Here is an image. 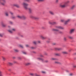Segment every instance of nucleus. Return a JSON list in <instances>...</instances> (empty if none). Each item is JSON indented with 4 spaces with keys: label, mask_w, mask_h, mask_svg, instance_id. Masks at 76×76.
Listing matches in <instances>:
<instances>
[{
    "label": "nucleus",
    "mask_w": 76,
    "mask_h": 76,
    "mask_svg": "<svg viewBox=\"0 0 76 76\" xmlns=\"http://www.w3.org/2000/svg\"><path fill=\"white\" fill-rule=\"evenodd\" d=\"M36 76H39V75H36Z\"/></svg>",
    "instance_id": "13d9d810"
},
{
    "label": "nucleus",
    "mask_w": 76,
    "mask_h": 76,
    "mask_svg": "<svg viewBox=\"0 0 76 76\" xmlns=\"http://www.w3.org/2000/svg\"><path fill=\"white\" fill-rule=\"evenodd\" d=\"M31 64V63H27L26 64V66H29V65H30Z\"/></svg>",
    "instance_id": "473e14b6"
},
{
    "label": "nucleus",
    "mask_w": 76,
    "mask_h": 76,
    "mask_svg": "<svg viewBox=\"0 0 76 76\" xmlns=\"http://www.w3.org/2000/svg\"><path fill=\"white\" fill-rule=\"evenodd\" d=\"M2 58H3V60H5V58H4V57H3Z\"/></svg>",
    "instance_id": "de8ad7c7"
},
{
    "label": "nucleus",
    "mask_w": 76,
    "mask_h": 76,
    "mask_svg": "<svg viewBox=\"0 0 76 76\" xmlns=\"http://www.w3.org/2000/svg\"><path fill=\"white\" fill-rule=\"evenodd\" d=\"M45 63H48V60H45Z\"/></svg>",
    "instance_id": "79ce46f5"
},
{
    "label": "nucleus",
    "mask_w": 76,
    "mask_h": 76,
    "mask_svg": "<svg viewBox=\"0 0 76 76\" xmlns=\"http://www.w3.org/2000/svg\"><path fill=\"white\" fill-rule=\"evenodd\" d=\"M38 1H39V2H41L42 1H44V0H38Z\"/></svg>",
    "instance_id": "c756f323"
},
{
    "label": "nucleus",
    "mask_w": 76,
    "mask_h": 76,
    "mask_svg": "<svg viewBox=\"0 0 76 76\" xmlns=\"http://www.w3.org/2000/svg\"><path fill=\"white\" fill-rule=\"evenodd\" d=\"M8 28H11V26H8Z\"/></svg>",
    "instance_id": "c03bdc74"
},
{
    "label": "nucleus",
    "mask_w": 76,
    "mask_h": 76,
    "mask_svg": "<svg viewBox=\"0 0 76 76\" xmlns=\"http://www.w3.org/2000/svg\"><path fill=\"white\" fill-rule=\"evenodd\" d=\"M64 41H66L67 40V38L66 37H64Z\"/></svg>",
    "instance_id": "72a5a7b5"
},
{
    "label": "nucleus",
    "mask_w": 76,
    "mask_h": 76,
    "mask_svg": "<svg viewBox=\"0 0 76 76\" xmlns=\"http://www.w3.org/2000/svg\"><path fill=\"white\" fill-rule=\"evenodd\" d=\"M11 18L12 19H15V17L13 15L11 16Z\"/></svg>",
    "instance_id": "7c9ffc66"
},
{
    "label": "nucleus",
    "mask_w": 76,
    "mask_h": 76,
    "mask_svg": "<svg viewBox=\"0 0 76 76\" xmlns=\"http://www.w3.org/2000/svg\"><path fill=\"white\" fill-rule=\"evenodd\" d=\"M69 3V1H67L66 2L65 4H66V5L67 4V3Z\"/></svg>",
    "instance_id": "2f4dec72"
},
{
    "label": "nucleus",
    "mask_w": 76,
    "mask_h": 76,
    "mask_svg": "<svg viewBox=\"0 0 76 76\" xmlns=\"http://www.w3.org/2000/svg\"><path fill=\"white\" fill-rule=\"evenodd\" d=\"M32 53H34V54H35L36 53V52L35 51H33L32 52Z\"/></svg>",
    "instance_id": "ea45409f"
},
{
    "label": "nucleus",
    "mask_w": 76,
    "mask_h": 76,
    "mask_svg": "<svg viewBox=\"0 0 76 76\" xmlns=\"http://www.w3.org/2000/svg\"><path fill=\"white\" fill-rule=\"evenodd\" d=\"M55 50H61V48H55Z\"/></svg>",
    "instance_id": "412c9836"
},
{
    "label": "nucleus",
    "mask_w": 76,
    "mask_h": 76,
    "mask_svg": "<svg viewBox=\"0 0 76 76\" xmlns=\"http://www.w3.org/2000/svg\"><path fill=\"white\" fill-rule=\"evenodd\" d=\"M10 13L12 16H13V13L12 12H10Z\"/></svg>",
    "instance_id": "cd10ccee"
},
{
    "label": "nucleus",
    "mask_w": 76,
    "mask_h": 76,
    "mask_svg": "<svg viewBox=\"0 0 76 76\" xmlns=\"http://www.w3.org/2000/svg\"><path fill=\"white\" fill-rule=\"evenodd\" d=\"M1 25L3 27H6V25L4 24L3 22L1 23Z\"/></svg>",
    "instance_id": "4468645a"
},
{
    "label": "nucleus",
    "mask_w": 76,
    "mask_h": 76,
    "mask_svg": "<svg viewBox=\"0 0 76 76\" xmlns=\"http://www.w3.org/2000/svg\"><path fill=\"white\" fill-rule=\"evenodd\" d=\"M56 28L59 29H63V28L61 26H57L56 27Z\"/></svg>",
    "instance_id": "f8f14e48"
},
{
    "label": "nucleus",
    "mask_w": 76,
    "mask_h": 76,
    "mask_svg": "<svg viewBox=\"0 0 76 76\" xmlns=\"http://www.w3.org/2000/svg\"><path fill=\"white\" fill-rule=\"evenodd\" d=\"M32 19H39V18L38 17H34V16H32Z\"/></svg>",
    "instance_id": "ddd939ff"
},
{
    "label": "nucleus",
    "mask_w": 76,
    "mask_h": 76,
    "mask_svg": "<svg viewBox=\"0 0 76 76\" xmlns=\"http://www.w3.org/2000/svg\"><path fill=\"white\" fill-rule=\"evenodd\" d=\"M23 54H27V53L25 52H23Z\"/></svg>",
    "instance_id": "f704fd0d"
},
{
    "label": "nucleus",
    "mask_w": 76,
    "mask_h": 76,
    "mask_svg": "<svg viewBox=\"0 0 76 76\" xmlns=\"http://www.w3.org/2000/svg\"><path fill=\"white\" fill-rule=\"evenodd\" d=\"M40 56V57H43V56H42V55H41Z\"/></svg>",
    "instance_id": "6e6d98bb"
},
{
    "label": "nucleus",
    "mask_w": 76,
    "mask_h": 76,
    "mask_svg": "<svg viewBox=\"0 0 76 76\" xmlns=\"http://www.w3.org/2000/svg\"><path fill=\"white\" fill-rule=\"evenodd\" d=\"M49 12V13H50V14L51 15H53L54 14V12H53L52 11H50Z\"/></svg>",
    "instance_id": "aec40b11"
},
{
    "label": "nucleus",
    "mask_w": 76,
    "mask_h": 76,
    "mask_svg": "<svg viewBox=\"0 0 76 76\" xmlns=\"http://www.w3.org/2000/svg\"><path fill=\"white\" fill-rule=\"evenodd\" d=\"M56 56H59V54H58V53H56Z\"/></svg>",
    "instance_id": "a18cd8bd"
},
{
    "label": "nucleus",
    "mask_w": 76,
    "mask_h": 76,
    "mask_svg": "<svg viewBox=\"0 0 76 76\" xmlns=\"http://www.w3.org/2000/svg\"><path fill=\"white\" fill-rule=\"evenodd\" d=\"M16 39H19V37H16Z\"/></svg>",
    "instance_id": "5fc2aeb1"
},
{
    "label": "nucleus",
    "mask_w": 76,
    "mask_h": 76,
    "mask_svg": "<svg viewBox=\"0 0 76 76\" xmlns=\"http://www.w3.org/2000/svg\"><path fill=\"white\" fill-rule=\"evenodd\" d=\"M16 31V29L15 28H12V30H8V31L9 32H10V33H13V31Z\"/></svg>",
    "instance_id": "1a4fd4ad"
},
{
    "label": "nucleus",
    "mask_w": 76,
    "mask_h": 76,
    "mask_svg": "<svg viewBox=\"0 0 76 76\" xmlns=\"http://www.w3.org/2000/svg\"><path fill=\"white\" fill-rule=\"evenodd\" d=\"M9 23L11 25H13V22L11 21H9Z\"/></svg>",
    "instance_id": "a878e982"
},
{
    "label": "nucleus",
    "mask_w": 76,
    "mask_h": 76,
    "mask_svg": "<svg viewBox=\"0 0 76 76\" xmlns=\"http://www.w3.org/2000/svg\"><path fill=\"white\" fill-rule=\"evenodd\" d=\"M53 31H56L58 34H62V31L59 30L58 29H52Z\"/></svg>",
    "instance_id": "20e7f679"
},
{
    "label": "nucleus",
    "mask_w": 76,
    "mask_h": 76,
    "mask_svg": "<svg viewBox=\"0 0 76 76\" xmlns=\"http://www.w3.org/2000/svg\"><path fill=\"white\" fill-rule=\"evenodd\" d=\"M5 15L6 16H9V13L8 12H6L5 13Z\"/></svg>",
    "instance_id": "6ab92c4d"
},
{
    "label": "nucleus",
    "mask_w": 76,
    "mask_h": 76,
    "mask_svg": "<svg viewBox=\"0 0 76 76\" xmlns=\"http://www.w3.org/2000/svg\"><path fill=\"white\" fill-rule=\"evenodd\" d=\"M75 30V29L73 28L71 29L69 32L70 34H73V33L74 32Z\"/></svg>",
    "instance_id": "0eeeda50"
},
{
    "label": "nucleus",
    "mask_w": 76,
    "mask_h": 76,
    "mask_svg": "<svg viewBox=\"0 0 76 76\" xmlns=\"http://www.w3.org/2000/svg\"><path fill=\"white\" fill-rule=\"evenodd\" d=\"M53 45H55V44H53Z\"/></svg>",
    "instance_id": "bf43d9fd"
},
{
    "label": "nucleus",
    "mask_w": 76,
    "mask_h": 76,
    "mask_svg": "<svg viewBox=\"0 0 76 76\" xmlns=\"http://www.w3.org/2000/svg\"><path fill=\"white\" fill-rule=\"evenodd\" d=\"M56 3H57V2H58V0H56Z\"/></svg>",
    "instance_id": "8fccbe9b"
},
{
    "label": "nucleus",
    "mask_w": 76,
    "mask_h": 76,
    "mask_svg": "<svg viewBox=\"0 0 76 76\" xmlns=\"http://www.w3.org/2000/svg\"><path fill=\"white\" fill-rule=\"evenodd\" d=\"M17 17L20 19H25L26 18V17L24 16H20V15H18Z\"/></svg>",
    "instance_id": "423d86ee"
},
{
    "label": "nucleus",
    "mask_w": 76,
    "mask_h": 76,
    "mask_svg": "<svg viewBox=\"0 0 76 76\" xmlns=\"http://www.w3.org/2000/svg\"><path fill=\"white\" fill-rule=\"evenodd\" d=\"M37 59L38 60H41V61H44V59L42 58H38Z\"/></svg>",
    "instance_id": "dca6fc26"
},
{
    "label": "nucleus",
    "mask_w": 76,
    "mask_h": 76,
    "mask_svg": "<svg viewBox=\"0 0 76 76\" xmlns=\"http://www.w3.org/2000/svg\"><path fill=\"white\" fill-rule=\"evenodd\" d=\"M40 38L42 39H46V37H44L42 35L40 36Z\"/></svg>",
    "instance_id": "2eb2a0df"
},
{
    "label": "nucleus",
    "mask_w": 76,
    "mask_h": 76,
    "mask_svg": "<svg viewBox=\"0 0 76 76\" xmlns=\"http://www.w3.org/2000/svg\"><path fill=\"white\" fill-rule=\"evenodd\" d=\"M55 64H61V63H60L58 61H56L55 62Z\"/></svg>",
    "instance_id": "f3484780"
},
{
    "label": "nucleus",
    "mask_w": 76,
    "mask_h": 76,
    "mask_svg": "<svg viewBox=\"0 0 76 76\" xmlns=\"http://www.w3.org/2000/svg\"><path fill=\"white\" fill-rule=\"evenodd\" d=\"M0 37H3V34H1V33H0Z\"/></svg>",
    "instance_id": "58836bf2"
},
{
    "label": "nucleus",
    "mask_w": 76,
    "mask_h": 76,
    "mask_svg": "<svg viewBox=\"0 0 76 76\" xmlns=\"http://www.w3.org/2000/svg\"><path fill=\"white\" fill-rule=\"evenodd\" d=\"M37 41V44L38 43H41V42L40 41Z\"/></svg>",
    "instance_id": "37998d69"
},
{
    "label": "nucleus",
    "mask_w": 76,
    "mask_h": 76,
    "mask_svg": "<svg viewBox=\"0 0 76 76\" xmlns=\"http://www.w3.org/2000/svg\"><path fill=\"white\" fill-rule=\"evenodd\" d=\"M18 59H19V60H20V59H21V58L19 57L18 58Z\"/></svg>",
    "instance_id": "603ef678"
},
{
    "label": "nucleus",
    "mask_w": 76,
    "mask_h": 76,
    "mask_svg": "<svg viewBox=\"0 0 76 76\" xmlns=\"http://www.w3.org/2000/svg\"><path fill=\"white\" fill-rule=\"evenodd\" d=\"M1 40V39H0V40Z\"/></svg>",
    "instance_id": "052dcab7"
},
{
    "label": "nucleus",
    "mask_w": 76,
    "mask_h": 76,
    "mask_svg": "<svg viewBox=\"0 0 76 76\" xmlns=\"http://www.w3.org/2000/svg\"><path fill=\"white\" fill-rule=\"evenodd\" d=\"M30 75L31 76H34V73H30Z\"/></svg>",
    "instance_id": "c9c22d12"
},
{
    "label": "nucleus",
    "mask_w": 76,
    "mask_h": 76,
    "mask_svg": "<svg viewBox=\"0 0 76 76\" xmlns=\"http://www.w3.org/2000/svg\"><path fill=\"white\" fill-rule=\"evenodd\" d=\"M20 36L21 37H23V35H20Z\"/></svg>",
    "instance_id": "3c124183"
},
{
    "label": "nucleus",
    "mask_w": 76,
    "mask_h": 76,
    "mask_svg": "<svg viewBox=\"0 0 76 76\" xmlns=\"http://www.w3.org/2000/svg\"><path fill=\"white\" fill-rule=\"evenodd\" d=\"M48 23L49 24H50V25H55V24H56L57 23L56 22H51V21H49Z\"/></svg>",
    "instance_id": "6e6552de"
},
{
    "label": "nucleus",
    "mask_w": 76,
    "mask_h": 76,
    "mask_svg": "<svg viewBox=\"0 0 76 76\" xmlns=\"http://www.w3.org/2000/svg\"><path fill=\"white\" fill-rule=\"evenodd\" d=\"M25 1H29V0H25Z\"/></svg>",
    "instance_id": "864d4df0"
},
{
    "label": "nucleus",
    "mask_w": 76,
    "mask_h": 76,
    "mask_svg": "<svg viewBox=\"0 0 76 76\" xmlns=\"http://www.w3.org/2000/svg\"><path fill=\"white\" fill-rule=\"evenodd\" d=\"M42 73H45V72L44 71H42Z\"/></svg>",
    "instance_id": "49530a36"
},
{
    "label": "nucleus",
    "mask_w": 76,
    "mask_h": 76,
    "mask_svg": "<svg viewBox=\"0 0 76 76\" xmlns=\"http://www.w3.org/2000/svg\"><path fill=\"white\" fill-rule=\"evenodd\" d=\"M51 60H56L57 59L54 58H51L50 59Z\"/></svg>",
    "instance_id": "5701e85b"
},
{
    "label": "nucleus",
    "mask_w": 76,
    "mask_h": 76,
    "mask_svg": "<svg viewBox=\"0 0 76 76\" xmlns=\"http://www.w3.org/2000/svg\"><path fill=\"white\" fill-rule=\"evenodd\" d=\"M26 47H29V46L28 45H26Z\"/></svg>",
    "instance_id": "a19ab883"
},
{
    "label": "nucleus",
    "mask_w": 76,
    "mask_h": 76,
    "mask_svg": "<svg viewBox=\"0 0 76 76\" xmlns=\"http://www.w3.org/2000/svg\"><path fill=\"white\" fill-rule=\"evenodd\" d=\"M30 48H31V49H32V50H35V49H36V48L32 47H31Z\"/></svg>",
    "instance_id": "4be33fe9"
},
{
    "label": "nucleus",
    "mask_w": 76,
    "mask_h": 76,
    "mask_svg": "<svg viewBox=\"0 0 76 76\" xmlns=\"http://www.w3.org/2000/svg\"><path fill=\"white\" fill-rule=\"evenodd\" d=\"M33 43L34 44L36 45V44H38V41H34L33 42Z\"/></svg>",
    "instance_id": "a211bd4d"
},
{
    "label": "nucleus",
    "mask_w": 76,
    "mask_h": 76,
    "mask_svg": "<svg viewBox=\"0 0 76 76\" xmlns=\"http://www.w3.org/2000/svg\"><path fill=\"white\" fill-rule=\"evenodd\" d=\"M69 39H72L73 38V37L71 36H69Z\"/></svg>",
    "instance_id": "e433bc0d"
},
{
    "label": "nucleus",
    "mask_w": 76,
    "mask_h": 76,
    "mask_svg": "<svg viewBox=\"0 0 76 76\" xmlns=\"http://www.w3.org/2000/svg\"><path fill=\"white\" fill-rule=\"evenodd\" d=\"M8 64H9L10 66H11L12 65H13V63L11 62H9L8 63Z\"/></svg>",
    "instance_id": "bb28decb"
},
{
    "label": "nucleus",
    "mask_w": 76,
    "mask_h": 76,
    "mask_svg": "<svg viewBox=\"0 0 76 76\" xmlns=\"http://www.w3.org/2000/svg\"><path fill=\"white\" fill-rule=\"evenodd\" d=\"M19 47H20L21 48H23V46H22V45H19Z\"/></svg>",
    "instance_id": "c85d7f7f"
},
{
    "label": "nucleus",
    "mask_w": 76,
    "mask_h": 76,
    "mask_svg": "<svg viewBox=\"0 0 76 76\" xmlns=\"http://www.w3.org/2000/svg\"><path fill=\"white\" fill-rule=\"evenodd\" d=\"M70 19H69L67 20L66 21H65V20L64 19H61L60 20L61 22H64V24L65 25H67L70 22Z\"/></svg>",
    "instance_id": "f03ea898"
},
{
    "label": "nucleus",
    "mask_w": 76,
    "mask_h": 76,
    "mask_svg": "<svg viewBox=\"0 0 76 76\" xmlns=\"http://www.w3.org/2000/svg\"><path fill=\"white\" fill-rule=\"evenodd\" d=\"M73 67H76V65H74Z\"/></svg>",
    "instance_id": "4d7b16f0"
},
{
    "label": "nucleus",
    "mask_w": 76,
    "mask_h": 76,
    "mask_svg": "<svg viewBox=\"0 0 76 76\" xmlns=\"http://www.w3.org/2000/svg\"><path fill=\"white\" fill-rule=\"evenodd\" d=\"M14 51L15 52H18V51H19V50L16 49H14Z\"/></svg>",
    "instance_id": "393cba45"
},
{
    "label": "nucleus",
    "mask_w": 76,
    "mask_h": 76,
    "mask_svg": "<svg viewBox=\"0 0 76 76\" xmlns=\"http://www.w3.org/2000/svg\"><path fill=\"white\" fill-rule=\"evenodd\" d=\"M22 5L23 6L24 9H26V10H28L30 12H31L32 9L30 8H28V4L26 2H23L22 4Z\"/></svg>",
    "instance_id": "f257e3e1"
},
{
    "label": "nucleus",
    "mask_w": 76,
    "mask_h": 76,
    "mask_svg": "<svg viewBox=\"0 0 76 76\" xmlns=\"http://www.w3.org/2000/svg\"><path fill=\"white\" fill-rule=\"evenodd\" d=\"M0 76H3L2 74H1V72L0 71Z\"/></svg>",
    "instance_id": "4c0bfd02"
},
{
    "label": "nucleus",
    "mask_w": 76,
    "mask_h": 76,
    "mask_svg": "<svg viewBox=\"0 0 76 76\" xmlns=\"http://www.w3.org/2000/svg\"><path fill=\"white\" fill-rule=\"evenodd\" d=\"M75 7H76V5H72L71 7L70 10H73Z\"/></svg>",
    "instance_id": "9b49d317"
},
{
    "label": "nucleus",
    "mask_w": 76,
    "mask_h": 76,
    "mask_svg": "<svg viewBox=\"0 0 76 76\" xmlns=\"http://www.w3.org/2000/svg\"><path fill=\"white\" fill-rule=\"evenodd\" d=\"M69 75H70V76H72V75H73V74H72V73L70 74H69Z\"/></svg>",
    "instance_id": "09e8293b"
},
{
    "label": "nucleus",
    "mask_w": 76,
    "mask_h": 76,
    "mask_svg": "<svg viewBox=\"0 0 76 76\" xmlns=\"http://www.w3.org/2000/svg\"><path fill=\"white\" fill-rule=\"evenodd\" d=\"M60 7L61 8H65L66 7V4L65 3L61 4L60 5Z\"/></svg>",
    "instance_id": "39448f33"
},
{
    "label": "nucleus",
    "mask_w": 76,
    "mask_h": 76,
    "mask_svg": "<svg viewBox=\"0 0 76 76\" xmlns=\"http://www.w3.org/2000/svg\"><path fill=\"white\" fill-rule=\"evenodd\" d=\"M67 72H69V71H67Z\"/></svg>",
    "instance_id": "680f3d73"
},
{
    "label": "nucleus",
    "mask_w": 76,
    "mask_h": 76,
    "mask_svg": "<svg viewBox=\"0 0 76 76\" xmlns=\"http://www.w3.org/2000/svg\"><path fill=\"white\" fill-rule=\"evenodd\" d=\"M6 0H0V4L1 5L4 6L6 4Z\"/></svg>",
    "instance_id": "7ed1b4c3"
},
{
    "label": "nucleus",
    "mask_w": 76,
    "mask_h": 76,
    "mask_svg": "<svg viewBox=\"0 0 76 76\" xmlns=\"http://www.w3.org/2000/svg\"><path fill=\"white\" fill-rule=\"evenodd\" d=\"M62 53H63V54H67V52L66 51H64L62 52Z\"/></svg>",
    "instance_id": "b1692460"
},
{
    "label": "nucleus",
    "mask_w": 76,
    "mask_h": 76,
    "mask_svg": "<svg viewBox=\"0 0 76 76\" xmlns=\"http://www.w3.org/2000/svg\"><path fill=\"white\" fill-rule=\"evenodd\" d=\"M13 6H15L17 8H19L20 7V6L18 4H13Z\"/></svg>",
    "instance_id": "9d476101"
}]
</instances>
